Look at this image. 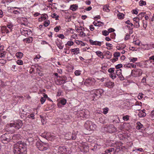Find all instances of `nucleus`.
I'll use <instances>...</instances> for the list:
<instances>
[{
	"instance_id": "7",
	"label": "nucleus",
	"mask_w": 154,
	"mask_h": 154,
	"mask_svg": "<svg viewBox=\"0 0 154 154\" xmlns=\"http://www.w3.org/2000/svg\"><path fill=\"white\" fill-rule=\"evenodd\" d=\"M23 125L22 121L19 120L13 123H10L9 126L10 127L14 128L15 130H18L22 127Z\"/></svg>"
},
{
	"instance_id": "43",
	"label": "nucleus",
	"mask_w": 154,
	"mask_h": 154,
	"mask_svg": "<svg viewBox=\"0 0 154 154\" xmlns=\"http://www.w3.org/2000/svg\"><path fill=\"white\" fill-rule=\"evenodd\" d=\"M138 10L137 8H136L135 9L131 11V12L133 14H137L138 12Z\"/></svg>"
},
{
	"instance_id": "58",
	"label": "nucleus",
	"mask_w": 154,
	"mask_h": 154,
	"mask_svg": "<svg viewBox=\"0 0 154 154\" xmlns=\"http://www.w3.org/2000/svg\"><path fill=\"white\" fill-rule=\"evenodd\" d=\"M103 34L105 36H106L109 34V32L106 30H104L102 32Z\"/></svg>"
},
{
	"instance_id": "49",
	"label": "nucleus",
	"mask_w": 154,
	"mask_h": 154,
	"mask_svg": "<svg viewBox=\"0 0 154 154\" xmlns=\"http://www.w3.org/2000/svg\"><path fill=\"white\" fill-rule=\"evenodd\" d=\"M109 109V108L107 107L104 108L103 111V113L104 114H106L108 112Z\"/></svg>"
},
{
	"instance_id": "9",
	"label": "nucleus",
	"mask_w": 154,
	"mask_h": 154,
	"mask_svg": "<svg viewBox=\"0 0 154 154\" xmlns=\"http://www.w3.org/2000/svg\"><path fill=\"white\" fill-rule=\"evenodd\" d=\"M67 77L65 76L59 77L56 80V83L57 85H61L66 82Z\"/></svg>"
},
{
	"instance_id": "53",
	"label": "nucleus",
	"mask_w": 154,
	"mask_h": 154,
	"mask_svg": "<svg viewBox=\"0 0 154 154\" xmlns=\"http://www.w3.org/2000/svg\"><path fill=\"white\" fill-rule=\"evenodd\" d=\"M16 62L17 64L19 65H22L23 63V61L20 60H18Z\"/></svg>"
},
{
	"instance_id": "32",
	"label": "nucleus",
	"mask_w": 154,
	"mask_h": 154,
	"mask_svg": "<svg viewBox=\"0 0 154 154\" xmlns=\"http://www.w3.org/2000/svg\"><path fill=\"white\" fill-rule=\"evenodd\" d=\"M27 118L32 119H35V115L33 113H31L28 115L27 116Z\"/></svg>"
},
{
	"instance_id": "28",
	"label": "nucleus",
	"mask_w": 154,
	"mask_h": 154,
	"mask_svg": "<svg viewBox=\"0 0 154 154\" xmlns=\"http://www.w3.org/2000/svg\"><path fill=\"white\" fill-rule=\"evenodd\" d=\"M76 138V135L75 133H72L71 134V137H69L68 138H67L68 140H75V139ZM67 139V138H66Z\"/></svg>"
},
{
	"instance_id": "15",
	"label": "nucleus",
	"mask_w": 154,
	"mask_h": 154,
	"mask_svg": "<svg viewBox=\"0 0 154 154\" xmlns=\"http://www.w3.org/2000/svg\"><path fill=\"white\" fill-rule=\"evenodd\" d=\"M66 102V100L65 99L63 98L60 100L59 103L57 104V106L59 108L61 107L60 104L64 105Z\"/></svg>"
},
{
	"instance_id": "16",
	"label": "nucleus",
	"mask_w": 154,
	"mask_h": 154,
	"mask_svg": "<svg viewBox=\"0 0 154 154\" xmlns=\"http://www.w3.org/2000/svg\"><path fill=\"white\" fill-rule=\"evenodd\" d=\"M89 41L91 43V44L92 45H97L99 46H101V42H98L97 41H94L91 39H90Z\"/></svg>"
},
{
	"instance_id": "34",
	"label": "nucleus",
	"mask_w": 154,
	"mask_h": 154,
	"mask_svg": "<svg viewBox=\"0 0 154 154\" xmlns=\"http://www.w3.org/2000/svg\"><path fill=\"white\" fill-rule=\"evenodd\" d=\"M51 17L53 18H55V19L56 20H59L58 17H59V16L57 15V14L56 13H54L53 14H52L51 15Z\"/></svg>"
},
{
	"instance_id": "40",
	"label": "nucleus",
	"mask_w": 154,
	"mask_h": 154,
	"mask_svg": "<svg viewBox=\"0 0 154 154\" xmlns=\"http://www.w3.org/2000/svg\"><path fill=\"white\" fill-rule=\"evenodd\" d=\"M120 55V53L118 52H115L114 53L113 56L114 57H119Z\"/></svg>"
},
{
	"instance_id": "48",
	"label": "nucleus",
	"mask_w": 154,
	"mask_h": 154,
	"mask_svg": "<svg viewBox=\"0 0 154 154\" xmlns=\"http://www.w3.org/2000/svg\"><path fill=\"white\" fill-rule=\"evenodd\" d=\"M123 119L125 121L128 120L129 119V116L128 115H126L123 117Z\"/></svg>"
},
{
	"instance_id": "21",
	"label": "nucleus",
	"mask_w": 154,
	"mask_h": 154,
	"mask_svg": "<svg viewBox=\"0 0 154 154\" xmlns=\"http://www.w3.org/2000/svg\"><path fill=\"white\" fill-rule=\"evenodd\" d=\"M71 52H74V54H77L79 53V49L78 48H76L70 49Z\"/></svg>"
},
{
	"instance_id": "46",
	"label": "nucleus",
	"mask_w": 154,
	"mask_h": 154,
	"mask_svg": "<svg viewBox=\"0 0 154 154\" xmlns=\"http://www.w3.org/2000/svg\"><path fill=\"white\" fill-rule=\"evenodd\" d=\"M109 76L113 79L116 78V74L114 72L111 73V74L109 75Z\"/></svg>"
},
{
	"instance_id": "24",
	"label": "nucleus",
	"mask_w": 154,
	"mask_h": 154,
	"mask_svg": "<svg viewBox=\"0 0 154 154\" xmlns=\"http://www.w3.org/2000/svg\"><path fill=\"white\" fill-rule=\"evenodd\" d=\"M112 54L109 51H106L105 52V56H106V57L108 59H109L112 57Z\"/></svg>"
},
{
	"instance_id": "35",
	"label": "nucleus",
	"mask_w": 154,
	"mask_h": 154,
	"mask_svg": "<svg viewBox=\"0 0 154 154\" xmlns=\"http://www.w3.org/2000/svg\"><path fill=\"white\" fill-rule=\"evenodd\" d=\"M146 14L145 12H142L139 14L137 16L139 17L138 18H140V19H142L143 17H144Z\"/></svg>"
},
{
	"instance_id": "51",
	"label": "nucleus",
	"mask_w": 154,
	"mask_h": 154,
	"mask_svg": "<svg viewBox=\"0 0 154 154\" xmlns=\"http://www.w3.org/2000/svg\"><path fill=\"white\" fill-rule=\"evenodd\" d=\"M61 28V27L60 26H57L56 27L54 28V30L56 32H58L59 31L60 29Z\"/></svg>"
},
{
	"instance_id": "55",
	"label": "nucleus",
	"mask_w": 154,
	"mask_h": 154,
	"mask_svg": "<svg viewBox=\"0 0 154 154\" xmlns=\"http://www.w3.org/2000/svg\"><path fill=\"white\" fill-rule=\"evenodd\" d=\"M93 24L95 26H97L98 27H100V26H102V24H99L97 23V22H94L93 23Z\"/></svg>"
},
{
	"instance_id": "25",
	"label": "nucleus",
	"mask_w": 154,
	"mask_h": 154,
	"mask_svg": "<svg viewBox=\"0 0 154 154\" xmlns=\"http://www.w3.org/2000/svg\"><path fill=\"white\" fill-rule=\"evenodd\" d=\"M124 126L125 129L127 130L131 128V126L130 123H125L123 124Z\"/></svg>"
},
{
	"instance_id": "36",
	"label": "nucleus",
	"mask_w": 154,
	"mask_h": 154,
	"mask_svg": "<svg viewBox=\"0 0 154 154\" xmlns=\"http://www.w3.org/2000/svg\"><path fill=\"white\" fill-rule=\"evenodd\" d=\"M13 26V24H8L6 26L7 27V28L9 29V30L10 32L12 31V27Z\"/></svg>"
},
{
	"instance_id": "20",
	"label": "nucleus",
	"mask_w": 154,
	"mask_h": 154,
	"mask_svg": "<svg viewBox=\"0 0 154 154\" xmlns=\"http://www.w3.org/2000/svg\"><path fill=\"white\" fill-rule=\"evenodd\" d=\"M137 125L136 126V128L137 130L141 129L143 130V125L140 122H137Z\"/></svg>"
},
{
	"instance_id": "44",
	"label": "nucleus",
	"mask_w": 154,
	"mask_h": 154,
	"mask_svg": "<svg viewBox=\"0 0 154 154\" xmlns=\"http://www.w3.org/2000/svg\"><path fill=\"white\" fill-rule=\"evenodd\" d=\"M143 27L146 29L147 25V22L146 20H143Z\"/></svg>"
},
{
	"instance_id": "26",
	"label": "nucleus",
	"mask_w": 154,
	"mask_h": 154,
	"mask_svg": "<svg viewBox=\"0 0 154 154\" xmlns=\"http://www.w3.org/2000/svg\"><path fill=\"white\" fill-rule=\"evenodd\" d=\"M78 8V6L76 5H71L70 9L73 11H75Z\"/></svg>"
},
{
	"instance_id": "8",
	"label": "nucleus",
	"mask_w": 154,
	"mask_h": 154,
	"mask_svg": "<svg viewBox=\"0 0 154 154\" xmlns=\"http://www.w3.org/2000/svg\"><path fill=\"white\" fill-rule=\"evenodd\" d=\"M105 128L106 129V130L110 133H115L117 131L116 128L113 125H106Z\"/></svg>"
},
{
	"instance_id": "6",
	"label": "nucleus",
	"mask_w": 154,
	"mask_h": 154,
	"mask_svg": "<svg viewBox=\"0 0 154 154\" xmlns=\"http://www.w3.org/2000/svg\"><path fill=\"white\" fill-rule=\"evenodd\" d=\"M58 152L62 154H70L71 151L70 148L65 146H60L58 148Z\"/></svg>"
},
{
	"instance_id": "19",
	"label": "nucleus",
	"mask_w": 154,
	"mask_h": 154,
	"mask_svg": "<svg viewBox=\"0 0 154 154\" xmlns=\"http://www.w3.org/2000/svg\"><path fill=\"white\" fill-rule=\"evenodd\" d=\"M48 17V15L46 14H43L41 17L39 18V20L40 21H43L47 20Z\"/></svg>"
},
{
	"instance_id": "64",
	"label": "nucleus",
	"mask_w": 154,
	"mask_h": 154,
	"mask_svg": "<svg viewBox=\"0 0 154 154\" xmlns=\"http://www.w3.org/2000/svg\"><path fill=\"white\" fill-rule=\"evenodd\" d=\"M6 62V61L4 59H0V63L2 64H5V63Z\"/></svg>"
},
{
	"instance_id": "11",
	"label": "nucleus",
	"mask_w": 154,
	"mask_h": 154,
	"mask_svg": "<svg viewBox=\"0 0 154 154\" xmlns=\"http://www.w3.org/2000/svg\"><path fill=\"white\" fill-rule=\"evenodd\" d=\"M10 12L15 14H18L21 13V10L20 8L11 7L9 9Z\"/></svg>"
},
{
	"instance_id": "56",
	"label": "nucleus",
	"mask_w": 154,
	"mask_h": 154,
	"mask_svg": "<svg viewBox=\"0 0 154 154\" xmlns=\"http://www.w3.org/2000/svg\"><path fill=\"white\" fill-rule=\"evenodd\" d=\"M133 43L137 45H140V42L138 39L136 41H134L133 42Z\"/></svg>"
},
{
	"instance_id": "50",
	"label": "nucleus",
	"mask_w": 154,
	"mask_h": 154,
	"mask_svg": "<svg viewBox=\"0 0 154 154\" xmlns=\"http://www.w3.org/2000/svg\"><path fill=\"white\" fill-rule=\"evenodd\" d=\"M97 55L100 57H101V56L103 55V53L102 52L99 51H97L96 52Z\"/></svg>"
},
{
	"instance_id": "3",
	"label": "nucleus",
	"mask_w": 154,
	"mask_h": 154,
	"mask_svg": "<svg viewBox=\"0 0 154 154\" xmlns=\"http://www.w3.org/2000/svg\"><path fill=\"white\" fill-rule=\"evenodd\" d=\"M37 148L41 151H45L49 149L51 146V144L48 143H44L41 141L36 142L35 143Z\"/></svg>"
},
{
	"instance_id": "10",
	"label": "nucleus",
	"mask_w": 154,
	"mask_h": 154,
	"mask_svg": "<svg viewBox=\"0 0 154 154\" xmlns=\"http://www.w3.org/2000/svg\"><path fill=\"white\" fill-rule=\"evenodd\" d=\"M143 73V71L140 69H136L132 70L131 74L134 77L140 76Z\"/></svg>"
},
{
	"instance_id": "14",
	"label": "nucleus",
	"mask_w": 154,
	"mask_h": 154,
	"mask_svg": "<svg viewBox=\"0 0 154 154\" xmlns=\"http://www.w3.org/2000/svg\"><path fill=\"white\" fill-rule=\"evenodd\" d=\"M20 135L19 134L14 135L12 134L11 141L15 142L17 140H19L20 138Z\"/></svg>"
},
{
	"instance_id": "60",
	"label": "nucleus",
	"mask_w": 154,
	"mask_h": 154,
	"mask_svg": "<svg viewBox=\"0 0 154 154\" xmlns=\"http://www.w3.org/2000/svg\"><path fill=\"white\" fill-rule=\"evenodd\" d=\"M111 38H115L116 35L115 33L113 32L110 34Z\"/></svg>"
},
{
	"instance_id": "18",
	"label": "nucleus",
	"mask_w": 154,
	"mask_h": 154,
	"mask_svg": "<svg viewBox=\"0 0 154 154\" xmlns=\"http://www.w3.org/2000/svg\"><path fill=\"white\" fill-rule=\"evenodd\" d=\"M125 23L130 25L129 26H127V27L130 29H132L134 27L133 24L130 22L129 20H128L127 21L125 22Z\"/></svg>"
},
{
	"instance_id": "27",
	"label": "nucleus",
	"mask_w": 154,
	"mask_h": 154,
	"mask_svg": "<svg viewBox=\"0 0 154 154\" xmlns=\"http://www.w3.org/2000/svg\"><path fill=\"white\" fill-rule=\"evenodd\" d=\"M75 42L78 45H80V46H84L85 45V43L83 42L82 41L75 39Z\"/></svg>"
},
{
	"instance_id": "29",
	"label": "nucleus",
	"mask_w": 154,
	"mask_h": 154,
	"mask_svg": "<svg viewBox=\"0 0 154 154\" xmlns=\"http://www.w3.org/2000/svg\"><path fill=\"white\" fill-rule=\"evenodd\" d=\"M30 135V136H29V137L27 138V140L29 143H32V142L34 141V139L33 137V136H32L31 137V135H32V134H31Z\"/></svg>"
},
{
	"instance_id": "45",
	"label": "nucleus",
	"mask_w": 154,
	"mask_h": 154,
	"mask_svg": "<svg viewBox=\"0 0 154 154\" xmlns=\"http://www.w3.org/2000/svg\"><path fill=\"white\" fill-rule=\"evenodd\" d=\"M32 39H23V41L26 43H30L32 41Z\"/></svg>"
},
{
	"instance_id": "62",
	"label": "nucleus",
	"mask_w": 154,
	"mask_h": 154,
	"mask_svg": "<svg viewBox=\"0 0 154 154\" xmlns=\"http://www.w3.org/2000/svg\"><path fill=\"white\" fill-rule=\"evenodd\" d=\"M122 64H118L117 65H116V69H119L120 68L122 67Z\"/></svg>"
},
{
	"instance_id": "22",
	"label": "nucleus",
	"mask_w": 154,
	"mask_h": 154,
	"mask_svg": "<svg viewBox=\"0 0 154 154\" xmlns=\"http://www.w3.org/2000/svg\"><path fill=\"white\" fill-rule=\"evenodd\" d=\"M144 111H145V110H141L138 113V116L140 117H144L146 116V113L144 112Z\"/></svg>"
},
{
	"instance_id": "59",
	"label": "nucleus",
	"mask_w": 154,
	"mask_h": 154,
	"mask_svg": "<svg viewBox=\"0 0 154 154\" xmlns=\"http://www.w3.org/2000/svg\"><path fill=\"white\" fill-rule=\"evenodd\" d=\"M75 74L76 75H79L81 74V71L79 70H76L75 72Z\"/></svg>"
},
{
	"instance_id": "41",
	"label": "nucleus",
	"mask_w": 154,
	"mask_h": 154,
	"mask_svg": "<svg viewBox=\"0 0 154 154\" xmlns=\"http://www.w3.org/2000/svg\"><path fill=\"white\" fill-rule=\"evenodd\" d=\"M47 136H46V137H47L46 138L48 140H52V139H53V135H48V134L47 135Z\"/></svg>"
},
{
	"instance_id": "2",
	"label": "nucleus",
	"mask_w": 154,
	"mask_h": 154,
	"mask_svg": "<svg viewBox=\"0 0 154 154\" xmlns=\"http://www.w3.org/2000/svg\"><path fill=\"white\" fill-rule=\"evenodd\" d=\"M91 92L93 93L91 95L90 99L91 100L95 101L100 98L101 96L103 93L104 91L102 89H99L94 90Z\"/></svg>"
},
{
	"instance_id": "1",
	"label": "nucleus",
	"mask_w": 154,
	"mask_h": 154,
	"mask_svg": "<svg viewBox=\"0 0 154 154\" xmlns=\"http://www.w3.org/2000/svg\"><path fill=\"white\" fill-rule=\"evenodd\" d=\"M27 145L22 141H19L14 145L13 152L14 154H26Z\"/></svg>"
},
{
	"instance_id": "33",
	"label": "nucleus",
	"mask_w": 154,
	"mask_h": 154,
	"mask_svg": "<svg viewBox=\"0 0 154 154\" xmlns=\"http://www.w3.org/2000/svg\"><path fill=\"white\" fill-rule=\"evenodd\" d=\"M128 59L130 62H132L133 63L135 62L137 60V58L130 57L128 58Z\"/></svg>"
},
{
	"instance_id": "39",
	"label": "nucleus",
	"mask_w": 154,
	"mask_h": 154,
	"mask_svg": "<svg viewBox=\"0 0 154 154\" xmlns=\"http://www.w3.org/2000/svg\"><path fill=\"white\" fill-rule=\"evenodd\" d=\"M139 4L140 5L142 6L143 5H146V2L145 1L143 0H140L139 2Z\"/></svg>"
},
{
	"instance_id": "54",
	"label": "nucleus",
	"mask_w": 154,
	"mask_h": 154,
	"mask_svg": "<svg viewBox=\"0 0 154 154\" xmlns=\"http://www.w3.org/2000/svg\"><path fill=\"white\" fill-rule=\"evenodd\" d=\"M116 74L118 75H120L121 74V70L119 69L116 70Z\"/></svg>"
},
{
	"instance_id": "23",
	"label": "nucleus",
	"mask_w": 154,
	"mask_h": 154,
	"mask_svg": "<svg viewBox=\"0 0 154 154\" xmlns=\"http://www.w3.org/2000/svg\"><path fill=\"white\" fill-rule=\"evenodd\" d=\"M106 85L109 88H111L114 86V83L111 82H109L106 83Z\"/></svg>"
},
{
	"instance_id": "52",
	"label": "nucleus",
	"mask_w": 154,
	"mask_h": 154,
	"mask_svg": "<svg viewBox=\"0 0 154 154\" xmlns=\"http://www.w3.org/2000/svg\"><path fill=\"white\" fill-rule=\"evenodd\" d=\"M114 70H115V68H110L109 69H108V72L110 73H113L114 72Z\"/></svg>"
},
{
	"instance_id": "47",
	"label": "nucleus",
	"mask_w": 154,
	"mask_h": 154,
	"mask_svg": "<svg viewBox=\"0 0 154 154\" xmlns=\"http://www.w3.org/2000/svg\"><path fill=\"white\" fill-rule=\"evenodd\" d=\"M62 42L61 39H57L56 41V44L57 45H58L62 44Z\"/></svg>"
},
{
	"instance_id": "57",
	"label": "nucleus",
	"mask_w": 154,
	"mask_h": 154,
	"mask_svg": "<svg viewBox=\"0 0 154 154\" xmlns=\"http://www.w3.org/2000/svg\"><path fill=\"white\" fill-rule=\"evenodd\" d=\"M106 45L107 46L109 47L110 48H107L108 49H110L112 48V45L111 44L109 43L106 42Z\"/></svg>"
},
{
	"instance_id": "38",
	"label": "nucleus",
	"mask_w": 154,
	"mask_h": 154,
	"mask_svg": "<svg viewBox=\"0 0 154 154\" xmlns=\"http://www.w3.org/2000/svg\"><path fill=\"white\" fill-rule=\"evenodd\" d=\"M124 14H123L121 13H119L117 14V17L119 19H123L124 18Z\"/></svg>"
},
{
	"instance_id": "17",
	"label": "nucleus",
	"mask_w": 154,
	"mask_h": 154,
	"mask_svg": "<svg viewBox=\"0 0 154 154\" xmlns=\"http://www.w3.org/2000/svg\"><path fill=\"white\" fill-rule=\"evenodd\" d=\"M1 31L2 33H8L10 32L7 27L5 26H3L1 28Z\"/></svg>"
},
{
	"instance_id": "61",
	"label": "nucleus",
	"mask_w": 154,
	"mask_h": 154,
	"mask_svg": "<svg viewBox=\"0 0 154 154\" xmlns=\"http://www.w3.org/2000/svg\"><path fill=\"white\" fill-rule=\"evenodd\" d=\"M57 37L60 38H64V35L63 34H59L57 35Z\"/></svg>"
},
{
	"instance_id": "5",
	"label": "nucleus",
	"mask_w": 154,
	"mask_h": 154,
	"mask_svg": "<svg viewBox=\"0 0 154 154\" xmlns=\"http://www.w3.org/2000/svg\"><path fill=\"white\" fill-rule=\"evenodd\" d=\"M84 127L89 131L95 130L97 128L96 124L90 121H87L84 125Z\"/></svg>"
},
{
	"instance_id": "4",
	"label": "nucleus",
	"mask_w": 154,
	"mask_h": 154,
	"mask_svg": "<svg viewBox=\"0 0 154 154\" xmlns=\"http://www.w3.org/2000/svg\"><path fill=\"white\" fill-rule=\"evenodd\" d=\"M12 133H5L2 135L1 137V141L4 144H7L11 141Z\"/></svg>"
},
{
	"instance_id": "12",
	"label": "nucleus",
	"mask_w": 154,
	"mask_h": 154,
	"mask_svg": "<svg viewBox=\"0 0 154 154\" xmlns=\"http://www.w3.org/2000/svg\"><path fill=\"white\" fill-rule=\"evenodd\" d=\"M95 82V80L94 78H89L86 79L85 81V84L87 86L94 85Z\"/></svg>"
},
{
	"instance_id": "37",
	"label": "nucleus",
	"mask_w": 154,
	"mask_h": 154,
	"mask_svg": "<svg viewBox=\"0 0 154 154\" xmlns=\"http://www.w3.org/2000/svg\"><path fill=\"white\" fill-rule=\"evenodd\" d=\"M114 148H109L105 150L106 153L107 154L108 153L112 151H114Z\"/></svg>"
},
{
	"instance_id": "13",
	"label": "nucleus",
	"mask_w": 154,
	"mask_h": 154,
	"mask_svg": "<svg viewBox=\"0 0 154 154\" xmlns=\"http://www.w3.org/2000/svg\"><path fill=\"white\" fill-rule=\"evenodd\" d=\"M140 19V18L136 17H135L133 18V20L134 21V27H135V28H138L140 27V25L139 24V22Z\"/></svg>"
},
{
	"instance_id": "63",
	"label": "nucleus",
	"mask_w": 154,
	"mask_h": 154,
	"mask_svg": "<svg viewBox=\"0 0 154 154\" xmlns=\"http://www.w3.org/2000/svg\"><path fill=\"white\" fill-rule=\"evenodd\" d=\"M45 100L43 97H42L40 99V101L42 104H43L45 102Z\"/></svg>"
},
{
	"instance_id": "31",
	"label": "nucleus",
	"mask_w": 154,
	"mask_h": 154,
	"mask_svg": "<svg viewBox=\"0 0 154 154\" xmlns=\"http://www.w3.org/2000/svg\"><path fill=\"white\" fill-rule=\"evenodd\" d=\"M73 42L71 41H69L67 42V43L66 44V46L67 48H69L68 47V46H71L73 44Z\"/></svg>"
},
{
	"instance_id": "42",
	"label": "nucleus",
	"mask_w": 154,
	"mask_h": 154,
	"mask_svg": "<svg viewBox=\"0 0 154 154\" xmlns=\"http://www.w3.org/2000/svg\"><path fill=\"white\" fill-rule=\"evenodd\" d=\"M50 23V22L49 20L45 21L43 25L45 27H47L48 26Z\"/></svg>"
},
{
	"instance_id": "30",
	"label": "nucleus",
	"mask_w": 154,
	"mask_h": 154,
	"mask_svg": "<svg viewBox=\"0 0 154 154\" xmlns=\"http://www.w3.org/2000/svg\"><path fill=\"white\" fill-rule=\"evenodd\" d=\"M23 55V53L21 52H18L16 54V56L19 59L21 58Z\"/></svg>"
}]
</instances>
